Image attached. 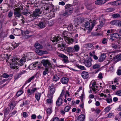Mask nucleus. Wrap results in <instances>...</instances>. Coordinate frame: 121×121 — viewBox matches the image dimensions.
Listing matches in <instances>:
<instances>
[{"label": "nucleus", "instance_id": "nucleus-53", "mask_svg": "<svg viewBox=\"0 0 121 121\" xmlns=\"http://www.w3.org/2000/svg\"><path fill=\"white\" fill-rule=\"evenodd\" d=\"M22 115L24 117L26 118L28 116V114L26 112H23Z\"/></svg>", "mask_w": 121, "mask_h": 121}, {"label": "nucleus", "instance_id": "nucleus-47", "mask_svg": "<svg viewBox=\"0 0 121 121\" xmlns=\"http://www.w3.org/2000/svg\"><path fill=\"white\" fill-rule=\"evenodd\" d=\"M35 76H33L31 77L30 78H29L28 80L26 82H30L31 80L34 79Z\"/></svg>", "mask_w": 121, "mask_h": 121}, {"label": "nucleus", "instance_id": "nucleus-38", "mask_svg": "<svg viewBox=\"0 0 121 121\" xmlns=\"http://www.w3.org/2000/svg\"><path fill=\"white\" fill-rule=\"evenodd\" d=\"M47 7L45 8V10L46 11V12L48 13L49 12V11L48 10L49 9V8L50 7L51 5L49 4H47Z\"/></svg>", "mask_w": 121, "mask_h": 121}, {"label": "nucleus", "instance_id": "nucleus-4", "mask_svg": "<svg viewBox=\"0 0 121 121\" xmlns=\"http://www.w3.org/2000/svg\"><path fill=\"white\" fill-rule=\"evenodd\" d=\"M23 9V7L21 6V8L19 7L16 8L14 9V16L17 19V17L19 18L20 16H22L21 13V10H22Z\"/></svg>", "mask_w": 121, "mask_h": 121}, {"label": "nucleus", "instance_id": "nucleus-51", "mask_svg": "<svg viewBox=\"0 0 121 121\" xmlns=\"http://www.w3.org/2000/svg\"><path fill=\"white\" fill-rule=\"evenodd\" d=\"M13 15V12L12 11H11L9 12L8 15V16L9 17H11Z\"/></svg>", "mask_w": 121, "mask_h": 121}, {"label": "nucleus", "instance_id": "nucleus-6", "mask_svg": "<svg viewBox=\"0 0 121 121\" xmlns=\"http://www.w3.org/2000/svg\"><path fill=\"white\" fill-rule=\"evenodd\" d=\"M52 41L53 42H56V43H59L62 41V39L59 35H56L53 37V40Z\"/></svg>", "mask_w": 121, "mask_h": 121}, {"label": "nucleus", "instance_id": "nucleus-19", "mask_svg": "<svg viewBox=\"0 0 121 121\" xmlns=\"http://www.w3.org/2000/svg\"><path fill=\"white\" fill-rule=\"evenodd\" d=\"M34 47L36 48L35 49L39 50L42 49L43 46L38 43H36L34 45Z\"/></svg>", "mask_w": 121, "mask_h": 121}, {"label": "nucleus", "instance_id": "nucleus-3", "mask_svg": "<svg viewBox=\"0 0 121 121\" xmlns=\"http://www.w3.org/2000/svg\"><path fill=\"white\" fill-rule=\"evenodd\" d=\"M10 65H11L12 68L13 69H17V66L16 65L17 64V62L16 60H18V59L17 56H14L12 58V59H10Z\"/></svg>", "mask_w": 121, "mask_h": 121}, {"label": "nucleus", "instance_id": "nucleus-33", "mask_svg": "<svg viewBox=\"0 0 121 121\" xmlns=\"http://www.w3.org/2000/svg\"><path fill=\"white\" fill-rule=\"evenodd\" d=\"M73 48L74 49V52H78L79 51L80 48L78 45H76L74 46Z\"/></svg>", "mask_w": 121, "mask_h": 121}, {"label": "nucleus", "instance_id": "nucleus-25", "mask_svg": "<svg viewBox=\"0 0 121 121\" xmlns=\"http://www.w3.org/2000/svg\"><path fill=\"white\" fill-rule=\"evenodd\" d=\"M65 9H69V10H72V11L73 8H72V5L69 4H68L66 5L65 6Z\"/></svg>", "mask_w": 121, "mask_h": 121}, {"label": "nucleus", "instance_id": "nucleus-55", "mask_svg": "<svg viewBox=\"0 0 121 121\" xmlns=\"http://www.w3.org/2000/svg\"><path fill=\"white\" fill-rule=\"evenodd\" d=\"M96 83L95 82H94L92 84V86L90 87V88H91L92 90V89H94V88H95V86Z\"/></svg>", "mask_w": 121, "mask_h": 121}, {"label": "nucleus", "instance_id": "nucleus-23", "mask_svg": "<svg viewBox=\"0 0 121 121\" xmlns=\"http://www.w3.org/2000/svg\"><path fill=\"white\" fill-rule=\"evenodd\" d=\"M85 118V116L83 114H82L79 116L78 119L79 121H83Z\"/></svg>", "mask_w": 121, "mask_h": 121}, {"label": "nucleus", "instance_id": "nucleus-61", "mask_svg": "<svg viewBox=\"0 0 121 121\" xmlns=\"http://www.w3.org/2000/svg\"><path fill=\"white\" fill-rule=\"evenodd\" d=\"M7 80L6 79H4L0 81V85L4 83Z\"/></svg>", "mask_w": 121, "mask_h": 121}, {"label": "nucleus", "instance_id": "nucleus-45", "mask_svg": "<svg viewBox=\"0 0 121 121\" xmlns=\"http://www.w3.org/2000/svg\"><path fill=\"white\" fill-rule=\"evenodd\" d=\"M52 109L51 108H48L47 110V112L48 114L50 115L52 112Z\"/></svg>", "mask_w": 121, "mask_h": 121}, {"label": "nucleus", "instance_id": "nucleus-60", "mask_svg": "<svg viewBox=\"0 0 121 121\" xmlns=\"http://www.w3.org/2000/svg\"><path fill=\"white\" fill-rule=\"evenodd\" d=\"M25 71H22L20 72L19 73H18V74L19 75L20 77H21V75L25 73Z\"/></svg>", "mask_w": 121, "mask_h": 121}, {"label": "nucleus", "instance_id": "nucleus-59", "mask_svg": "<svg viewBox=\"0 0 121 121\" xmlns=\"http://www.w3.org/2000/svg\"><path fill=\"white\" fill-rule=\"evenodd\" d=\"M14 43L15 44H14L13 45V47L14 49H15V48H17L19 44V43Z\"/></svg>", "mask_w": 121, "mask_h": 121}, {"label": "nucleus", "instance_id": "nucleus-13", "mask_svg": "<svg viewBox=\"0 0 121 121\" xmlns=\"http://www.w3.org/2000/svg\"><path fill=\"white\" fill-rule=\"evenodd\" d=\"M89 74L88 72L83 71L82 73V76L84 79L87 78L89 77Z\"/></svg>", "mask_w": 121, "mask_h": 121}, {"label": "nucleus", "instance_id": "nucleus-14", "mask_svg": "<svg viewBox=\"0 0 121 121\" xmlns=\"http://www.w3.org/2000/svg\"><path fill=\"white\" fill-rule=\"evenodd\" d=\"M11 109L9 107H7L5 109H4V115L5 117H6L9 114V112L10 111Z\"/></svg>", "mask_w": 121, "mask_h": 121}, {"label": "nucleus", "instance_id": "nucleus-15", "mask_svg": "<svg viewBox=\"0 0 121 121\" xmlns=\"http://www.w3.org/2000/svg\"><path fill=\"white\" fill-rule=\"evenodd\" d=\"M69 81V79L67 77H63L61 79V82L63 84H67Z\"/></svg>", "mask_w": 121, "mask_h": 121}, {"label": "nucleus", "instance_id": "nucleus-17", "mask_svg": "<svg viewBox=\"0 0 121 121\" xmlns=\"http://www.w3.org/2000/svg\"><path fill=\"white\" fill-rule=\"evenodd\" d=\"M111 35L112 37H113L117 39L119 38L120 39H121V35H120L118 33H114L111 34Z\"/></svg>", "mask_w": 121, "mask_h": 121}, {"label": "nucleus", "instance_id": "nucleus-27", "mask_svg": "<svg viewBox=\"0 0 121 121\" xmlns=\"http://www.w3.org/2000/svg\"><path fill=\"white\" fill-rule=\"evenodd\" d=\"M39 16V15L36 13L35 12V11L33 12L32 14L30 15V17L31 18L33 17V18L35 17V18L36 17H38Z\"/></svg>", "mask_w": 121, "mask_h": 121}, {"label": "nucleus", "instance_id": "nucleus-62", "mask_svg": "<svg viewBox=\"0 0 121 121\" xmlns=\"http://www.w3.org/2000/svg\"><path fill=\"white\" fill-rule=\"evenodd\" d=\"M110 109V108L109 107H107L105 108L104 110L106 112H109Z\"/></svg>", "mask_w": 121, "mask_h": 121}, {"label": "nucleus", "instance_id": "nucleus-42", "mask_svg": "<svg viewBox=\"0 0 121 121\" xmlns=\"http://www.w3.org/2000/svg\"><path fill=\"white\" fill-rule=\"evenodd\" d=\"M100 66L99 65L97 64H95L93 65V68L94 69H98L99 68Z\"/></svg>", "mask_w": 121, "mask_h": 121}, {"label": "nucleus", "instance_id": "nucleus-46", "mask_svg": "<svg viewBox=\"0 0 121 121\" xmlns=\"http://www.w3.org/2000/svg\"><path fill=\"white\" fill-rule=\"evenodd\" d=\"M105 21L106 20L105 19H103V20L100 21V25L103 26V25L105 24Z\"/></svg>", "mask_w": 121, "mask_h": 121}, {"label": "nucleus", "instance_id": "nucleus-24", "mask_svg": "<svg viewBox=\"0 0 121 121\" xmlns=\"http://www.w3.org/2000/svg\"><path fill=\"white\" fill-rule=\"evenodd\" d=\"M20 30L19 29H18L17 28L15 29L13 31L14 33V35H18L19 34Z\"/></svg>", "mask_w": 121, "mask_h": 121}, {"label": "nucleus", "instance_id": "nucleus-9", "mask_svg": "<svg viewBox=\"0 0 121 121\" xmlns=\"http://www.w3.org/2000/svg\"><path fill=\"white\" fill-rule=\"evenodd\" d=\"M110 23L117 26H121V21L118 20H114L111 21Z\"/></svg>", "mask_w": 121, "mask_h": 121}, {"label": "nucleus", "instance_id": "nucleus-39", "mask_svg": "<svg viewBox=\"0 0 121 121\" xmlns=\"http://www.w3.org/2000/svg\"><path fill=\"white\" fill-rule=\"evenodd\" d=\"M29 13L28 12V10L27 9H24L22 12V13L24 15H26L28 14Z\"/></svg>", "mask_w": 121, "mask_h": 121}, {"label": "nucleus", "instance_id": "nucleus-40", "mask_svg": "<svg viewBox=\"0 0 121 121\" xmlns=\"http://www.w3.org/2000/svg\"><path fill=\"white\" fill-rule=\"evenodd\" d=\"M23 93V91L22 90H20L17 92L16 95L17 96H19Z\"/></svg>", "mask_w": 121, "mask_h": 121}, {"label": "nucleus", "instance_id": "nucleus-37", "mask_svg": "<svg viewBox=\"0 0 121 121\" xmlns=\"http://www.w3.org/2000/svg\"><path fill=\"white\" fill-rule=\"evenodd\" d=\"M115 58L118 61L121 60V54L119 55H117L116 56Z\"/></svg>", "mask_w": 121, "mask_h": 121}, {"label": "nucleus", "instance_id": "nucleus-16", "mask_svg": "<svg viewBox=\"0 0 121 121\" xmlns=\"http://www.w3.org/2000/svg\"><path fill=\"white\" fill-rule=\"evenodd\" d=\"M106 2L105 0H97L95 2V4L100 5L104 4Z\"/></svg>", "mask_w": 121, "mask_h": 121}, {"label": "nucleus", "instance_id": "nucleus-36", "mask_svg": "<svg viewBox=\"0 0 121 121\" xmlns=\"http://www.w3.org/2000/svg\"><path fill=\"white\" fill-rule=\"evenodd\" d=\"M49 69H47V68L45 69L43 71V76H45L47 74H48V73L49 71Z\"/></svg>", "mask_w": 121, "mask_h": 121}, {"label": "nucleus", "instance_id": "nucleus-49", "mask_svg": "<svg viewBox=\"0 0 121 121\" xmlns=\"http://www.w3.org/2000/svg\"><path fill=\"white\" fill-rule=\"evenodd\" d=\"M51 120H52V121H60L58 117H56L52 118V119Z\"/></svg>", "mask_w": 121, "mask_h": 121}, {"label": "nucleus", "instance_id": "nucleus-41", "mask_svg": "<svg viewBox=\"0 0 121 121\" xmlns=\"http://www.w3.org/2000/svg\"><path fill=\"white\" fill-rule=\"evenodd\" d=\"M106 11L109 12H111L114 10L113 8H108L106 9Z\"/></svg>", "mask_w": 121, "mask_h": 121}, {"label": "nucleus", "instance_id": "nucleus-34", "mask_svg": "<svg viewBox=\"0 0 121 121\" xmlns=\"http://www.w3.org/2000/svg\"><path fill=\"white\" fill-rule=\"evenodd\" d=\"M35 12L37 13L39 15L42 13V12L39 9H35Z\"/></svg>", "mask_w": 121, "mask_h": 121}, {"label": "nucleus", "instance_id": "nucleus-5", "mask_svg": "<svg viewBox=\"0 0 121 121\" xmlns=\"http://www.w3.org/2000/svg\"><path fill=\"white\" fill-rule=\"evenodd\" d=\"M42 62L45 69L47 68L49 69L52 66L51 63L48 60H43L42 61Z\"/></svg>", "mask_w": 121, "mask_h": 121}, {"label": "nucleus", "instance_id": "nucleus-12", "mask_svg": "<svg viewBox=\"0 0 121 121\" xmlns=\"http://www.w3.org/2000/svg\"><path fill=\"white\" fill-rule=\"evenodd\" d=\"M63 99L61 97H59L58 98L56 102V104L57 105L60 106L62 104Z\"/></svg>", "mask_w": 121, "mask_h": 121}, {"label": "nucleus", "instance_id": "nucleus-21", "mask_svg": "<svg viewBox=\"0 0 121 121\" xmlns=\"http://www.w3.org/2000/svg\"><path fill=\"white\" fill-rule=\"evenodd\" d=\"M14 103V101H12L10 102L9 104L10 108L11 109H12V110L14 108L15 106Z\"/></svg>", "mask_w": 121, "mask_h": 121}, {"label": "nucleus", "instance_id": "nucleus-54", "mask_svg": "<svg viewBox=\"0 0 121 121\" xmlns=\"http://www.w3.org/2000/svg\"><path fill=\"white\" fill-rule=\"evenodd\" d=\"M12 22L13 26H15L17 24V23L16 22L15 19H14L12 20Z\"/></svg>", "mask_w": 121, "mask_h": 121}, {"label": "nucleus", "instance_id": "nucleus-11", "mask_svg": "<svg viewBox=\"0 0 121 121\" xmlns=\"http://www.w3.org/2000/svg\"><path fill=\"white\" fill-rule=\"evenodd\" d=\"M72 13V11L71 9L70 10L69 9H67L65 11V12L62 15L64 16L68 17Z\"/></svg>", "mask_w": 121, "mask_h": 121}, {"label": "nucleus", "instance_id": "nucleus-8", "mask_svg": "<svg viewBox=\"0 0 121 121\" xmlns=\"http://www.w3.org/2000/svg\"><path fill=\"white\" fill-rule=\"evenodd\" d=\"M92 61V60L91 58V57L87 59H86L85 60L84 63L86 67H89L91 66Z\"/></svg>", "mask_w": 121, "mask_h": 121}, {"label": "nucleus", "instance_id": "nucleus-20", "mask_svg": "<svg viewBox=\"0 0 121 121\" xmlns=\"http://www.w3.org/2000/svg\"><path fill=\"white\" fill-rule=\"evenodd\" d=\"M13 76V74H8L6 73H4L3 74L2 76H1V77H2L4 78H8L11 77H12Z\"/></svg>", "mask_w": 121, "mask_h": 121}, {"label": "nucleus", "instance_id": "nucleus-29", "mask_svg": "<svg viewBox=\"0 0 121 121\" xmlns=\"http://www.w3.org/2000/svg\"><path fill=\"white\" fill-rule=\"evenodd\" d=\"M40 96V93L38 92L35 93V98L38 101H39V100Z\"/></svg>", "mask_w": 121, "mask_h": 121}, {"label": "nucleus", "instance_id": "nucleus-58", "mask_svg": "<svg viewBox=\"0 0 121 121\" xmlns=\"http://www.w3.org/2000/svg\"><path fill=\"white\" fill-rule=\"evenodd\" d=\"M78 67L81 70H84L85 69V68L83 66L79 65L78 66Z\"/></svg>", "mask_w": 121, "mask_h": 121}, {"label": "nucleus", "instance_id": "nucleus-52", "mask_svg": "<svg viewBox=\"0 0 121 121\" xmlns=\"http://www.w3.org/2000/svg\"><path fill=\"white\" fill-rule=\"evenodd\" d=\"M116 94L119 96H121V90H119L116 92Z\"/></svg>", "mask_w": 121, "mask_h": 121}, {"label": "nucleus", "instance_id": "nucleus-1", "mask_svg": "<svg viewBox=\"0 0 121 121\" xmlns=\"http://www.w3.org/2000/svg\"><path fill=\"white\" fill-rule=\"evenodd\" d=\"M58 47L60 48L61 50L64 51H67L69 52H74V48L72 47H66V45L64 43H61L58 45Z\"/></svg>", "mask_w": 121, "mask_h": 121}, {"label": "nucleus", "instance_id": "nucleus-22", "mask_svg": "<svg viewBox=\"0 0 121 121\" xmlns=\"http://www.w3.org/2000/svg\"><path fill=\"white\" fill-rule=\"evenodd\" d=\"M106 56L105 54H103L100 56L99 59V62H102L104 61L105 59Z\"/></svg>", "mask_w": 121, "mask_h": 121}, {"label": "nucleus", "instance_id": "nucleus-43", "mask_svg": "<svg viewBox=\"0 0 121 121\" xmlns=\"http://www.w3.org/2000/svg\"><path fill=\"white\" fill-rule=\"evenodd\" d=\"M120 2L119 1H117L113 3V4L115 5L116 6H117L120 5Z\"/></svg>", "mask_w": 121, "mask_h": 121}, {"label": "nucleus", "instance_id": "nucleus-10", "mask_svg": "<svg viewBox=\"0 0 121 121\" xmlns=\"http://www.w3.org/2000/svg\"><path fill=\"white\" fill-rule=\"evenodd\" d=\"M36 90L37 88L36 87L32 88L31 90L30 88H28L27 90L28 95L29 96L30 95L34 93Z\"/></svg>", "mask_w": 121, "mask_h": 121}, {"label": "nucleus", "instance_id": "nucleus-28", "mask_svg": "<svg viewBox=\"0 0 121 121\" xmlns=\"http://www.w3.org/2000/svg\"><path fill=\"white\" fill-rule=\"evenodd\" d=\"M60 79V78L58 77L57 75H53L52 78L53 81L56 82L58 80Z\"/></svg>", "mask_w": 121, "mask_h": 121}, {"label": "nucleus", "instance_id": "nucleus-31", "mask_svg": "<svg viewBox=\"0 0 121 121\" xmlns=\"http://www.w3.org/2000/svg\"><path fill=\"white\" fill-rule=\"evenodd\" d=\"M55 89L54 88H51L50 90V93L49 95L51 96H52V95L55 92Z\"/></svg>", "mask_w": 121, "mask_h": 121}, {"label": "nucleus", "instance_id": "nucleus-56", "mask_svg": "<svg viewBox=\"0 0 121 121\" xmlns=\"http://www.w3.org/2000/svg\"><path fill=\"white\" fill-rule=\"evenodd\" d=\"M117 73L118 75H121V70L119 69L117 70Z\"/></svg>", "mask_w": 121, "mask_h": 121}, {"label": "nucleus", "instance_id": "nucleus-64", "mask_svg": "<svg viewBox=\"0 0 121 121\" xmlns=\"http://www.w3.org/2000/svg\"><path fill=\"white\" fill-rule=\"evenodd\" d=\"M20 77V76L18 74H17L16 75L14 76V79L15 80H16L18 78H19Z\"/></svg>", "mask_w": 121, "mask_h": 121}, {"label": "nucleus", "instance_id": "nucleus-44", "mask_svg": "<svg viewBox=\"0 0 121 121\" xmlns=\"http://www.w3.org/2000/svg\"><path fill=\"white\" fill-rule=\"evenodd\" d=\"M71 108V107H70L68 106H66L64 110L66 112H68L69 110Z\"/></svg>", "mask_w": 121, "mask_h": 121}, {"label": "nucleus", "instance_id": "nucleus-32", "mask_svg": "<svg viewBox=\"0 0 121 121\" xmlns=\"http://www.w3.org/2000/svg\"><path fill=\"white\" fill-rule=\"evenodd\" d=\"M27 58V57L25 55L23 56L20 60V62L21 63H23L26 61V60Z\"/></svg>", "mask_w": 121, "mask_h": 121}, {"label": "nucleus", "instance_id": "nucleus-7", "mask_svg": "<svg viewBox=\"0 0 121 121\" xmlns=\"http://www.w3.org/2000/svg\"><path fill=\"white\" fill-rule=\"evenodd\" d=\"M94 26V25L92 24V25L91 24L90 26V23L88 22H86L85 24V27L86 29L88 30L89 31H91Z\"/></svg>", "mask_w": 121, "mask_h": 121}, {"label": "nucleus", "instance_id": "nucleus-18", "mask_svg": "<svg viewBox=\"0 0 121 121\" xmlns=\"http://www.w3.org/2000/svg\"><path fill=\"white\" fill-rule=\"evenodd\" d=\"M38 26L41 28H44L45 26V24L44 22H40L38 24Z\"/></svg>", "mask_w": 121, "mask_h": 121}, {"label": "nucleus", "instance_id": "nucleus-30", "mask_svg": "<svg viewBox=\"0 0 121 121\" xmlns=\"http://www.w3.org/2000/svg\"><path fill=\"white\" fill-rule=\"evenodd\" d=\"M35 52L39 55H42L43 54V51L39 49H35Z\"/></svg>", "mask_w": 121, "mask_h": 121}, {"label": "nucleus", "instance_id": "nucleus-2", "mask_svg": "<svg viewBox=\"0 0 121 121\" xmlns=\"http://www.w3.org/2000/svg\"><path fill=\"white\" fill-rule=\"evenodd\" d=\"M70 34L69 32L67 31H64L63 33V36L64 38V39L66 41H68V42L69 44L72 43L73 42V39L69 37Z\"/></svg>", "mask_w": 121, "mask_h": 121}, {"label": "nucleus", "instance_id": "nucleus-57", "mask_svg": "<svg viewBox=\"0 0 121 121\" xmlns=\"http://www.w3.org/2000/svg\"><path fill=\"white\" fill-rule=\"evenodd\" d=\"M63 61L64 63L66 64L69 62V61L68 60V58H64L63 60Z\"/></svg>", "mask_w": 121, "mask_h": 121}, {"label": "nucleus", "instance_id": "nucleus-35", "mask_svg": "<svg viewBox=\"0 0 121 121\" xmlns=\"http://www.w3.org/2000/svg\"><path fill=\"white\" fill-rule=\"evenodd\" d=\"M112 17L114 18L121 17L120 15L118 13L113 14L112 15Z\"/></svg>", "mask_w": 121, "mask_h": 121}, {"label": "nucleus", "instance_id": "nucleus-50", "mask_svg": "<svg viewBox=\"0 0 121 121\" xmlns=\"http://www.w3.org/2000/svg\"><path fill=\"white\" fill-rule=\"evenodd\" d=\"M107 39L105 38H104L102 39V43L103 44H105L107 43Z\"/></svg>", "mask_w": 121, "mask_h": 121}, {"label": "nucleus", "instance_id": "nucleus-26", "mask_svg": "<svg viewBox=\"0 0 121 121\" xmlns=\"http://www.w3.org/2000/svg\"><path fill=\"white\" fill-rule=\"evenodd\" d=\"M57 54L58 56L61 58H64L65 59L68 58V57L66 56L63 54H61L59 52H57Z\"/></svg>", "mask_w": 121, "mask_h": 121}, {"label": "nucleus", "instance_id": "nucleus-48", "mask_svg": "<svg viewBox=\"0 0 121 121\" xmlns=\"http://www.w3.org/2000/svg\"><path fill=\"white\" fill-rule=\"evenodd\" d=\"M106 101L108 103H110L112 101L111 98H107L106 99Z\"/></svg>", "mask_w": 121, "mask_h": 121}, {"label": "nucleus", "instance_id": "nucleus-63", "mask_svg": "<svg viewBox=\"0 0 121 121\" xmlns=\"http://www.w3.org/2000/svg\"><path fill=\"white\" fill-rule=\"evenodd\" d=\"M101 110L98 109L97 108L96 109L95 112L97 114H98L101 112Z\"/></svg>", "mask_w": 121, "mask_h": 121}]
</instances>
